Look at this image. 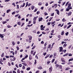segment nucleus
Segmentation results:
<instances>
[{
    "instance_id": "obj_1",
    "label": "nucleus",
    "mask_w": 73,
    "mask_h": 73,
    "mask_svg": "<svg viewBox=\"0 0 73 73\" xmlns=\"http://www.w3.org/2000/svg\"><path fill=\"white\" fill-rule=\"evenodd\" d=\"M55 11H56V13L57 15H60V11L57 9L55 10Z\"/></svg>"
},
{
    "instance_id": "obj_2",
    "label": "nucleus",
    "mask_w": 73,
    "mask_h": 73,
    "mask_svg": "<svg viewBox=\"0 0 73 73\" xmlns=\"http://www.w3.org/2000/svg\"><path fill=\"white\" fill-rule=\"evenodd\" d=\"M59 51L60 52H61V51H62V50H63V48H62V46L60 47H59Z\"/></svg>"
},
{
    "instance_id": "obj_3",
    "label": "nucleus",
    "mask_w": 73,
    "mask_h": 73,
    "mask_svg": "<svg viewBox=\"0 0 73 73\" xmlns=\"http://www.w3.org/2000/svg\"><path fill=\"white\" fill-rule=\"evenodd\" d=\"M53 69V68H52V67L51 66L50 68H49V72L50 73L52 72V69Z\"/></svg>"
},
{
    "instance_id": "obj_4",
    "label": "nucleus",
    "mask_w": 73,
    "mask_h": 73,
    "mask_svg": "<svg viewBox=\"0 0 73 73\" xmlns=\"http://www.w3.org/2000/svg\"><path fill=\"white\" fill-rule=\"evenodd\" d=\"M61 60L62 62H65V59L64 58H61Z\"/></svg>"
},
{
    "instance_id": "obj_5",
    "label": "nucleus",
    "mask_w": 73,
    "mask_h": 73,
    "mask_svg": "<svg viewBox=\"0 0 73 73\" xmlns=\"http://www.w3.org/2000/svg\"><path fill=\"white\" fill-rule=\"evenodd\" d=\"M51 44H50L49 45L48 47H47V51L46 52H48V48H50V47L51 46Z\"/></svg>"
},
{
    "instance_id": "obj_6",
    "label": "nucleus",
    "mask_w": 73,
    "mask_h": 73,
    "mask_svg": "<svg viewBox=\"0 0 73 73\" xmlns=\"http://www.w3.org/2000/svg\"><path fill=\"white\" fill-rule=\"evenodd\" d=\"M72 13L71 12H69L68 13V16H70L72 15Z\"/></svg>"
},
{
    "instance_id": "obj_7",
    "label": "nucleus",
    "mask_w": 73,
    "mask_h": 73,
    "mask_svg": "<svg viewBox=\"0 0 73 73\" xmlns=\"http://www.w3.org/2000/svg\"><path fill=\"white\" fill-rule=\"evenodd\" d=\"M42 17H40V18H39L38 19V21L40 22V21H41L42 20Z\"/></svg>"
},
{
    "instance_id": "obj_8",
    "label": "nucleus",
    "mask_w": 73,
    "mask_h": 73,
    "mask_svg": "<svg viewBox=\"0 0 73 73\" xmlns=\"http://www.w3.org/2000/svg\"><path fill=\"white\" fill-rule=\"evenodd\" d=\"M28 37L29 38V40H32V36H29Z\"/></svg>"
},
{
    "instance_id": "obj_9",
    "label": "nucleus",
    "mask_w": 73,
    "mask_h": 73,
    "mask_svg": "<svg viewBox=\"0 0 73 73\" xmlns=\"http://www.w3.org/2000/svg\"><path fill=\"white\" fill-rule=\"evenodd\" d=\"M50 55V54H48L46 55V56L45 57V59H46V58H48V57H49V56Z\"/></svg>"
},
{
    "instance_id": "obj_10",
    "label": "nucleus",
    "mask_w": 73,
    "mask_h": 73,
    "mask_svg": "<svg viewBox=\"0 0 73 73\" xmlns=\"http://www.w3.org/2000/svg\"><path fill=\"white\" fill-rule=\"evenodd\" d=\"M66 11H67V12H68V11H69L70 10V9L68 7H67V8L66 9Z\"/></svg>"
},
{
    "instance_id": "obj_11",
    "label": "nucleus",
    "mask_w": 73,
    "mask_h": 73,
    "mask_svg": "<svg viewBox=\"0 0 73 73\" xmlns=\"http://www.w3.org/2000/svg\"><path fill=\"white\" fill-rule=\"evenodd\" d=\"M38 17H34L33 19V20L34 21H36V20H37V18Z\"/></svg>"
},
{
    "instance_id": "obj_12",
    "label": "nucleus",
    "mask_w": 73,
    "mask_h": 73,
    "mask_svg": "<svg viewBox=\"0 0 73 73\" xmlns=\"http://www.w3.org/2000/svg\"><path fill=\"white\" fill-rule=\"evenodd\" d=\"M38 69H40V70H41L42 69V67H41V66H40L39 67H38Z\"/></svg>"
},
{
    "instance_id": "obj_13",
    "label": "nucleus",
    "mask_w": 73,
    "mask_h": 73,
    "mask_svg": "<svg viewBox=\"0 0 73 73\" xmlns=\"http://www.w3.org/2000/svg\"><path fill=\"white\" fill-rule=\"evenodd\" d=\"M31 9H32V10H33V9H34L35 8V6H31Z\"/></svg>"
},
{
    "instance_id": "obj_14",
    "label": "nucleus",
    "mask_w": 73,
    "mask_h": 73,
    "mask_svg": "<svg viewBox=\"0 0 73 73\" xmlns=\"http://www.w3.org/2000/svg\"><path fill=\"white\" fill-rule=\"evenodd\" d=\"M22 64H23V65H24V66H27V64L26 63H22Z\"/></svg>"
},
{
    "instance_id": "obj_15",
    "label": "nucleus",
    "mask_w": 73,
    "mask_h": 73,
    "mask_svg": "<svg viewBox=\"0 0 73 73\" xmlns=\"http://www.w3.org/2000/svg\"><path fill=\"white\" fill-rule=\"evenodd\" d=\"M54 7H55V8H57V4H54Z\"/></svg>"
},
{
    "instance_id": "obj_16",
    "label": "nucleus",
    "mask_w": 73,
    "mask_h": 73,
    "mask_svg": "<svg viewBox=\"0 0 73 73\" xmlns=\"http://www.w3.org/2000/svg\"><path fill=\"white\" fill-rule=\"evenodd\" d=\"M68 56V53H66L65 54L63 55V57H65V56Z\"/></svg>"
},
{
    "instance_id": "obj_17",
    "label": "nucleus",
    "mask_w": 73,
    "mask_h": 73,
    "mask_svg": "<svg viewBox=\"0 0 73 73\" xmlns=\"http://www.w3.org/2000/svg\"><path fill=\"white\" fill-rule=\"evenodd\" d=\"M0 37L1 38H4V36H3V35L0 34Z\"/></svg>"
},
{
    "instance_id": "obj_18",
    "label": "nucleus",
    "mask_w": 73,
    "mask_h": 73,
    "mask_svg": "<svg viewBox=\"0 0 73 73\" xmlns=\"http://www.w3.org/2000/svg\"><path fill=\"white\" fill-rule=\"evenodd\" d=\"M66 45H67V44L65 43L63 45L64 48H65L66 46Z\"/></svg>"
},
{
    "instance_id": "obj_19",
    "label": "nucleus",
    "mask_w": 73,
    "mask_h": 73,
    "mask_svg": "<svg viewBox=\"0 0 73 73\" xmlns=\"http://www.w3.org/2000/svg\"><path fill=\"white\" fill-rule=\"evenodd\" d=\"M9 12H11V10L9 9V10H7V13H9Z\"/></svg>"
},
{
    "instance_id": "obj_20",
    "label": "nucleus",
    "mask_w": 73,
    "mask_h": 73,
    "mask_svg": "<svg viewBox=\"0 0 73 73\" xmlns=\"http://www.w3.org/2000/svg\"><path fill=\"white\" fill-rule=\"evenodd\" d=\"M54 56H57V52H55L54 53Z\"/></svg>"
},
{
    "instance_id": "obj_21",
    "label": "nucleus",
    "mask_w": 73,
    "mask_h": 73,
    "mask_svg": "<svg viewBox=\"0 0 73 73\" xmlns=\"http://www.w3.org/2000/svg\"><path fill=\"white\" fill-rule=\"evenodd\" d=\"M62 21L63 22H65V21H66V20H65V18H63L62 19Z\"/></svg>"
},
{
    "instance_id": "obj_22",
    "label": "nucleus",
    "mask_w": 73,
    "mask_h": 73,
    "mask_svg": "<svg viewBox=\"0 0 73 73\" xmlns=\"http://www.w3.org/2000/svg\"><path fill=\"white\" fill-rule=\"evenodd\" d=\"M21 72L20 71V70L19 69H18L17 70V73H20Z\"/></svg>"
},
{
    "instance_id": "obj_23",
    "label": "nucleus",
    "mask_w": 73,
    "mask_h": 73,
    "mask_svg": "<svg viewBox=\"0 0 73 73\" xmlns=\"http://www.w3.org/2000/svg\"><path fill=\"white\" fill-rule=\"evenodd\" d=\"M73 58H71L69 59L68 61H69V62H70V61H73Z\"/></svg>"
},
{
    "instance_id": "obj_24",
    "label": "nucleus",
    "mask_w": 73,
    "mask_h": 73,
    "mask_svg": "<svg viewBox=\"0 0 73 73\" xmlns=\"http://www.w3.org/2000/svg\"><path fill=\"white\" fill-rule=\"evenodd\" d=\"M29 59L30 60H31L32 59V56H29Z\"/></svg>"
},
{
    "instance_id": "obj_25",
    "label": "nucleus",
    "mask_w": 73,
    "mask_h": 73,
    "mask_svg": "<svg viewBox=\"0 0 73 73\" xmlns=\"http://www.w3.org/2000/svg\"><path fill=\"white\" fill-rule=\"evenodd\" d=\"M18 25H21V22H17Z\"/></svg>"
},
{
    "instance_id": "obj_26",
    "label": "nucleus",
    "mask_w": 73,
    "mask_h": 73,
    "mask_svg": "<svg viewBox=\"0 0 73 73\" xmlns=\"http://www.w3.org/2000/svg\"><path fill=\"white\" fill-rule=\"evenodd\" d=\"M69 69H70V68L69 67H67L66 68V70H69Z\"/></svg>"
},
{
    "instance_id": "obj_27",
    "label": "nucleus",
    "mask_w": 73,
    "mask_h": 73,
    "mask_svg": "<svg viewBox=\"0 0 73 73\" xmlns=\"http://www.w3.org/2000/svg\"><path fill=\"white\" fill-rule=\"evenodd\" d=\"M64 31L62 32V33L61 34V35H64Z\"/></svg>"
},
{
    "instance_id": "obj_28",
    "label": "nucleus",
    "mask_w": 73,
    "mask_h": 73,
    "mask_svg": "<svg viewBox=\"0 0 73 73\" xmlns=\"http://www.w3.org/2000/svg\"><path fill=\"white\" fill-rule=\"evenodd\" d=\"M16 48L17 50H19V49H20V48H19V47L18 46H17L16 47Z\"/></svg>"
},
{
    "instance_id": "obj_29",
    "label": "nucleus",
    "mask_w": 73,
    "mask_h": 73,
    "mask_svg": "<svg viewBox=\"0 0 73 73\" xmlns=\"http://www.w3.org/2000/svg\"><path fill=\"white\" fill-rule=\"evenodd\" d=\"M7 27L8 28H11V27H12L10 25H7Z\"/></svg>"
},
{
    "instance_id": "obj_30",
    "label": "nucleus",
    "mask_w": 73,
    "mask_h": 73,
    "mask_svg": "<svg viewBox=\"0 0 73 73\" xmlns=\"http://www.w3.org/2000/svg\"><path fill=\"white\" fill-rule=\"evenodd\" d=\"M12 44H13V46L15 45V42H14V41H13L12 42Z\"/></svg>"
},
{
    "instance_id": "obj_31",
    "label": "nucleus",
    "mask_w": 73,
    "mask_h": 73,
    "mask_svg": "<svg viewBox=\"0 0 73 73\" xmlns=\"http://www.w3.org/2000/svg\"><path fill=\"white\" fill-rule=\"evenodd\" d=\"M31 69V68L30 67H28L27 69V70H29Z\"/></svg>"
},
{
    "instance_id": "obj_32",
    "label": "nucleus",
    "mask_w": 73,
    "mask_h": 73,
    "mask_svg": "<svg viewBox=\"0 0 73 73\" xmlns=\"http://www.w3.org/2000/svg\"><path fill=\"white\" fill-rule=\"evenodd\" d=\"M54 61H55V59H53L52 60V61H51V62L52 63H53Z\"/></svg>"
},
{
    "instance_id": "obj_33",
    "label": "nucleus",
    "mask_w": 73,
    "mask_h": 73,
    "mask_svg": "<svg viewBox=\"0 0 73 73\" xmlns=\"http://www.w3.org/2000/svg\"><path fill=\"white\" fill-rule=\"evenodd\" d=\"M52 18L53 17H50V19L49 20V21H50L52 20Z\"/></svg>"
},
{
    "instance_id": "obj_34",
    "label": "nucleus",
    "mask_w": 73,
    "mask_h": 73,
    "mask_svg": "<svg viewBox=\"0 0 73 73\" xmlns=\"http://www.w3.org/2000/svg\"><path fill=\"white\" fill-rule=\"evenodd\" d=\"M38 5H39V6L41 5H42V3H41V2H39L38 3Z\"/></svg>"
},
{
    "instance_id": "obj_35",
    "label": "nucleus",
    "mask_w": 73,
    "mask_h": 73,
    "mask_svg": "<svg viewBox=\"0 0 73 73\" xmlns=\"http://www.w3.org/2000/svg\"><path fill=\"white\" fill-rule=\"evenodd\" d=\"M4 52H3V53H2V54L1 55V57H4Z\"/></svg>"
},
{
    "instance_id": "obj_36",
    "label": "nucleus",
    "mask_w": 73,
    "mask_h": 73,
    "mask_svg": "<svg viewBox=\"0 0 73 73\" xmlns=\"http://www.w3.org/2000/svg\"><path fill=\"white\" fill-rule=\"evenodd\" d=\"M59 66V68L60 69H62V66L60 65Z\"/></svg>"
},
{
    "instance_id": "obj_37",
    "label": "nucleus",
    "mask_w": 73,
    "mask_h": 73,
    "mask_svg": "<svg viewBox=\"0 0 73 73\" xmlns=\"http://www.w3.org/2000/svg\"><path fill=\"white\" fill-rule=\"evenodd\" d=\"M71 5V3H69L68 4V7H70Z\"/></svg>"
},
{
    "instance_id": "obj_38",
    "label": "nucleus",
    "mask_w": 73,
    "mask_h": 73,
    "mask_svg": "<svg viewBox=\"0 0 73 73\" xmlns=\"http://www.w3.org/2000/svg\"><path fill=\"white\" fill-rule=\"evenodd\" d=\"M54 13H52L51 14V16H54Z\"/></svg>"
},
{
    "instance_id": "obj_39",
    "label": "nucleus",
    "mask_w": 73,
    "mask_h": 73,
    "mask_svg": "<svg viewBox=\"0 0 73 73\" xmlns=\"http://www.w3.org/2000/svg\"><path fill=\"white\" fill-rule=\"evenodd\" d=\"M7 23V22L6 21H4L3 22V24H6V23Z\"/></svg>"
},
{
    "instance_id": "obj_40",
    "label": "nucleus",
    "mask_w": 73,
    "mask_h": 73,
    "mask_svg": "<svg viewBox=\"0 0 73 73\" xmlns=\"http://www.w3.org/2000/svg\"><path fill=\"white\" fill-rule=\"evenodd\" d=\"M44 14L45 16H46V15H48V14L46 12L44 13Z\"/></svg>"
},
{
    "instance_id": "obj_41",
    "label": "nucleus",
    "mask_w": 73,
    "mask_h": 73,
    "mask_svg": "<svg viewBox=\"0 0 73 73\" xmlns=\"http://www.w3.org/2000/svg\"><path fill=\"white\" fill-rule=\"evenodd\" d=\"M65 34L66 36H68L69 35V33L68 32H67L65 33Z\"/></svg>"
},
{
    "instance_id": "obj_42",
    "label": "nucleus",
    "mask_w": 73,
    "mask_h": 73,
    "mask_svg": "<svg viewBox=\"0 0 73 73\" xmlns=\"http://www.w3.org/2000/svg\"><path fill=\"white\" fill-rule=\"evenodd\" d=\"M55 23V21H54L53 22H51V24L52 25H53V24H54Z\"/></svg>"
},
{
    "instance_id": "obj_43",
    "label": "nucleus",
    "mask_w": 73,
    "mask_h": 73,
    "mask_svg": "<svg viewBox=\"0 0 73 73\" xmlns=\"http://www.w3.org/2000/svg\"><path fill=\"white\" fill-rule=\"evenodd\" d=\"M64 43H66V42H64V41H63L62 42L61 44H64Z\"/></svg>"
},
{
    "instance_id": "obj_44",
    "label": "nucleus",
    "mask_w": 73,
    "mask_h": 73,
    "mask_svg": "<svg viewBox=\"0 0 73 73\" xmlns=\"http://www.w3.org/2000/svg\"><path fill=\"white\" fill-rule=\"evenodd\" d=\"M25 3H23V5L22 6V7H24L25 6Z\"/></svg>"
},
{
    "instance_id": "obj_45",
    "label": "nucleus",
    "mask_w": 73,
    "mask_h": 73,
    "mask_svg": "<svg viewBox=\"0 0 73 73\" xmlns=\"http://www.w3.org/2000/svg\"><path fill=\"white\" fill-rule=\"evenodd\" d=\"M12 5H14V7L16 6V5H15V3H13L12 4Z\"/></svg>"
},
{
    "instance_id": "obj_46",
    "label": "nucleus",
    "mask_w": 73,
    "mask_h": 73,
    "mask_svg": "<svg viewBox=\"0 0 73 73\" xmlns=\"http://www.w3.org/2000/svg\"><path fill=\"white\" fill-rule=\"evenodd\" d=\"M68 56H72V54L71 53L69 54Z\"/></svg>"
},
{
    "instance_id": "obj_47",
    "label": "nucleus",
    "mask_w": 73,
    "mask_h": 73,
    "mask_svg": "<svg viewBox=\"0 0 73 73\" xmlns=\"http://www.w3.org/2000/svg\"><path fill=\"white\" fill-rule=\"evenodd\" d=\"M9 57L10 58H11V57H12V58H13V57H14V56L10 55L9 56Z\"/></svg>"
},
{
    "instance_id": "obj_48",
    "label": "nucleus",
    "mask_w": 73,
    "mask_h": 73,
    "mask_svg": "<svg viewBox=\"0 0 73 73\" xmlns=\"http://www.w3.org/2000/svg\"><path fill=\"white\" fill-rule=\"evenodd\" d=\"M24 24H25V23H23L22 24V25H21V27H23V25H24Z\"/></svg>"
},
{
    "instance_id": "obj_49",
    "label": "nucleus",
    "mask_w": 73,
    "mask_h": 73,
    "mask_svg": "<svg viewBox=\"0 0 73 73\" xmlns=\"http://www.w3.org/2000/svg\"><path fill=\"white\" fill-rule=\"evenodd\" d=\"M66 3V2H63V4H62V6H63V5H64Z\"/></svg>"
},
{
    "instance_id": "obj_50",
    "label": "nucleus",
    "mask_w": 73,
    "mask_h": 73,
    "mask_svg": "<svg viewBox=\"0 0 73 73\" xmlns=\"http://www.w3.org/2000/svg\"><path fill=\"white\" fill-rule=\"evenodd\" d=\"M37 10V9H35V11H34V12H36V11Z\"/></svg>"
},
{
    "instance_id": "obj_51",
    "label": "nucleus",
    "mask_w": 73,
    "mask_h": 73,
    "mask_svg": "<svg viewBox=\"0 0 73 73\" xmlns=\"http://www.w3.org/2000/svg\"><path fill=\"white\" fill-rule=\"evenodd\" d=\"M35 62H34V64H37V61H36V60H35Z\"/></svg>"
},
{
    "instance_id": "obj_52",
    "label": "nucleus",
    "mask_w": 73,
    "mask_h": 73,
    "mask_svg": "<svg viewBox=\"0 0 73 73\" xmlns=\"http://www.w3.org/2000/svg\"><path fill=\"white\" fill-rule=\"evenodd\" d=\"M51 23V22H48L47 23V24H48V25H50Z\"/></svg>"
},
{
    "instance_id": "obj_53",
    "label": "nucleus",
    "mask_w": 73,
    "mask_h": 73,
    "mask_svg": "<svg viewBox=\"0 0 73 73\" xmlns=\"http://www.w3.org/2000/svg\"><path fill=\"white\" fill-rule=\"evenodd\" d=\"M59 66V65L58 64H56L55 65V66H56V67H58V66Z\"/></svg>"
},
{
    "instance_id": "obj_54",
    "label": "nucleus",
    "mask_w": 73,
    "mask_h": 73,
    "mask_svg": "<svg viewBox=\"0 0 73 73\" xmlns=\"http://www.w3.org/2000/svg\"><path fill=\"white\" fill-rule=\"evenodd\" d=\"M44 43V42L43 41H42L41 42V44H43Z\"/></svg>"
},
{
    "instance_id": "obj_55",
    "label": "nucleus",
    "mask_w": 73,
    "mask_h": 73,
    "mask_svg": "<svg viewBox=\"0 0 73 73\" xmlns=\"http://www.w3.org/2000/svg\"><path fill=\"white\" fill-rule=\"evenodd\" d=\"M68 4H69V2H68L66 4L65 6H67L68 5Z\"/></svg>"
},
{
    "instance_id": "obj_56",
    "label": "nucleus",
    "mask_w": 73,
    "mask_h": 73,
    "mask_svg": "<svg viewBox=\"0 0 73 73\" xmlns=\"http://www.w3.org/2000/svg\"><path fill=\"white\" fill-rule=\"evenodd\" d=\"M15 11H14L13 13H12V15H15Z\"/></svg>"
},
{
    "instance_id": "obj_57",
    "label": "nucleus",
    "mask_w": 73,
    "mask_h": 73,
    "mask_svg": "<svg viewBox=\"0 0 73 73\" xmlns=\"http://www.w3.org/2000/svg\"><path fill=\"white\" fill-rule=\"evenodd\" d=\"M8 65L9 66H11V64L10 63H9V62H8Z\"/></svg>"
},
{
    "instance_id": "obj_58",
    "label": "nucleus",
    "mask_w": 73,
    "mask_h": 73,
    "mask_svg": "<svg viewBox=\"0 0 73 73\" xmlns=\"http://www.w3.org/2000/svg\"><path fill=\"white\" fill-rule=\"evenodd\" d=\"M51 10V7H50L49 9H48V11H50Z\"/></svg>"
},
{
    "instance_id": "obj_59",
    "label": "nucleus",
    "mask_w": 73,
    "mask_h": 73,
    "mask_svg": "<svg viewBox=\"0 0 73 73\" xmlns=\"http://www.w3.org/2000/svg\"><path fill=\"white\" fill-rule=\"evenodd\" d=\"M36 52H35L34 53V54H33V56H35V54H36Z\"/></svg>"
},
{
    "instance_id": "obj_60",
    "label": "nucleus",
    "mask_w": 73,
    "mask_h": 73,
    "mask_svg": "<svg viewBox=\"0 0 73 73\" xmlns=\"http://www.w3.org/2000/svg\"><path fill=\"white\" fill-rule=\"evenodd\" d=\"M35 47H36V46L35 45L32 48V49H35Z\"/></svg>"
},
{
    "instance_id": "obj_61",
    "label": "nucleus",
    "mask_w": 73,
    "mask_h": 73,
    "mask_svg": "<svg viewBox=\"0 0 73 73\" xmlns=\"http://www.w3.org/2000/svg\"><path fill=\"white\" fill-rule=\"evenodd\" d=\"M15 59H16V58H13V61H14L15 60Z\"/></svg>"
},
{
    "instance_id": "obj_62",
    "label": "nucleus",
    "mask_w": 73,
    "mask_h": 73,
    "mask_svg": "<svg viewBox=\"0 0 73 73\" xmlns=\"http://www.w3.org/2000/svg\"><path fill=\"white\" fill-rule=\"evenodd\" d=\"M48 3L47 2L46 3V4L45 5V6H48Z\"/></svg>"
},
{
    "instance_id": "obj_63",
    "label": "nucleus",
    "mask_w": 73,
    "mask_h": 73,
    "mask_svg": "<svg viewBox=\"0 0 73 73\" xmlns=\"http://www.w3.org/2000/svg\"><path fill=\"white\" fill-rule=\"evenodd\" d=\"M19 67H21V66H22V64H20L19 65Z\"/></svg>"
},
{
    "instance_id": "obj_64",
    "label": "nucleus",
    "mask_w": 73,
    "mask_h": 73,
    "mask_svg": "<svg viewBox=\"0 0 73 73\" xmlns=\"http://www.w3.org/2000/svg\"><path fill=\"white\" fill-rule=\"evenodd\" d=\"M50 61H47V64H49V63H50Z\"/></svg>"
}]
</instances>
